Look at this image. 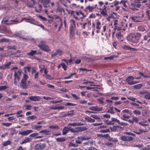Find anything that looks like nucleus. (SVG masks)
Returning a JSON list of instances; mask_svg holds the SVG:
<instances>
[{
    "label": "nucleus",
    "mask_w": 150,
    "mask_h": 150,
    "mask_svg": "<svg viewBox=\"0 0 150 150\" xmlns=\"http://www.w3.org/2000/svg\"><path fill=\"white\" fill-rule=\"evenodd\" d=\"M142 36L141 34L138 32L130 33L127 37V40L134 46H138L140 43L138 45H134L138 43Z\"/></svg>",
    "instance_id": "nucleus-1"
},
{
    "label": "nucleus",
    "mask_w": 150,
    "mask_h": 150,
    "mask_svg": "<svg viewBox=\"0 0 150 150\" xmlns=\"http://www.w3.org/2000/svg\"><path fill=\"white\" fill-rule=\"evenodd\" d=\"M105 123L107 125H113L116 123L120 124L122 125L125 126L128 125L127 123H125L123 122H120V121L116 118L112 117L111 120H107L106 121Z\"/></svg>",
    "instance_id": "nucleus-2"
},
{
    "label": "nucleus",
    "mask_w": 150,
    "mask_h": 150,
    "mask_svg": "<svg viewBox=\"0 0 150 150\" xmlns=\"http://www.w3.org/2000/svg\"><path fill=\"white\" fill-rule=\"evenodd\" d=\"M70 23L69 27L70 39H72L74 35V30L76 28L75 21L74 19H70L69 21Z\"/></svg>",
    "instance_id": "nucleus-3"
},
{
    "label": "nucleus",
    "mask_w": 150,
    "mask_h": 150,
    "mask_svg": "<svg viewBox=\"0 0 150 150\" xmlns=\"http://www.w3.org/2000/svg\"><path fill=\"white\" fill-rule=\"evenodd\" d=\"M28 78V76L25 74H24L22 79L20 83L21 87L23 89H26L28 86L26 82L27 79Z\"/></svg>",
    "instance_id": "nucleus-4"
},
{
    "label": "nucleus",
    "mask_w": 150,
    "mask_h": 150,
    "mask_svg": "<svg viewBox=\"0 0 150 150\" xmlns=\"http://www.w3.org/2000/svg\"><path fill=\"white\" fill-rule=\"evenodd\" d=\"M80 24L81 28L84 29L88 30H90L91 28V23L90 20L85 22L81 20V22H80Z\"/></svg>",
    "instance_id": "nucleus-5"
},
{
    "label": "nucleus",
    "mask_w": 150,
    "mask_h": 150,
    "mask_svg": "<svg viewBox=\"0 0 150 150\" xmlns=\"http://www.w3.org/2000/svg\"><path fill=\"white\" fill-rule=\"evenodd\" d=\"M21 74V72L19 70H18L17 72L16 71L14 72V84L15 85H17L18 82L19 81Z\"/></svg>",
    "instance_id": "nucleus-6"
},
{
    "label": "nucleus",
    "mask_w": 150,
    "mask_h": 150,
    "mask_svg": "<svg viewBox=\"0 0 150 150\" xmlns=\"http://www.w3.org/2000/svg\"><path fill=\"white\" fill-rule=\"evenodd\" d=\"M142 6L141 4L138 3L134 1V3L131 4L130 8L134 11H138Z\"/></svg>",
    "instance_id": "nucleus-7"
},
{
    "label": "nucleus",
    "mask_w": 150,
    "mask_h": 150,
    "mask_svg": "<svg viewBox=\"0 0 150 150\" xmlns=\"http://www.w3.org/2000/svg\"><path fill=\"white\" fill-rule=\"evenodd\" d=\"M134 79V78L133 76H128L126 79V81L127 82L128 84L130 85H134L136 83H139L138 81H134L133 80Z\"/></svg>",
    "instance_id": "nucleus-8"
},
{
    "label": "nucleus",
    "mask_w": 150,
    "mask_h": 150,
    "mask_svg": "<svg viewBox=\"0 0 150 150\" xmlns=\"http://www.w3.org/2000/svg\"><path fill=\"white\" fill-rule=\"evenodd\" d=\"M144 14L142 13L141 16H134L130 17L132 21L135 22H142V18L144 17Z\"/></svg>",
    "instance_id": "nucleus-9"
},
{
    "label": "nucleus",
    "mask_w": 150,
    "mask_h": 150,
    "mask_svg": "<svg viewBox=\"0 0 150 150\" xmlns=\"http://www.w3.org/2000/svg\"><path fill=\"white\" fill-rule=\"evenodd\" d=\"M65 11L64 8L59 4L57 3L56 9V12L58 13L59 15H62V12H64Z\"/></svg>",
    "instance_id": "nucleus-10"
},
{
    "label": "nucleus",
    "mask_w": 150,
    "mask_h": 150,
    "mask_svg": "<svg viewBox=\"0 0 150 150\" xmlns=\"http://www.w3.org/2000/svg\"><path fill=\"white\" fill-rule=\"evenodd\" d=\"M46 146L45 143H39L34 146V148L36 150H42Z\"/></svg>",
    "instance_id": "nucleus-11"
},
{
    "label": "nucleus",
    "mask_w": 150,
    "mask_h": 150,
    "mask_svg": "<svg viewBox=\"0 0 150 150\" xmlns=\"http://www.w3.org/2000/svg\"><path fill=\"white\" fill-rule=\"evenodd\" d=\"M90 138L88 137L81 136L78 137L77 139L75 140V142L77 144H80L82 143L83 140L88 139Z\"/></svg>",
    "instance_id": "nucleus-12"
},
{
    "label": "nucleus",
    "mask_w": 150,
    "mask_h": 150,
    "mask_svg": "<svg viewBox=\"0 0 150 150\" xmlns=\"http://www.w3.org/2000/svg\"><path fill=\"white\" fill-rule=\"evenodd\" d=\"M108 8L106 5H103V8H102L101 11H100V12L101 14L104 17H107L108 14L107 13V10Z\"/></svg>",
    "instance_id": "nucleus-13"
},
{
    "label": "nucleus",
    "mask_w": 150,
    "mask_h": 150,
    "mask_svg": "<svg viewBox=\"0 0 150 150\" xmlns=\"http://www.w3.org/2000/svg\"><path fill=\"white\" fill-rule=\"evenodd\" d=\"M40 2L42 3L43 6L45 8L50 7L49 4L50 1V0H39Z\"/></svg>",
    "instance_id": "nucleus-14"
},
{
    "label": "nucleus",
    "mask_w": 150,
    "mask_h": 150,
    "mask_svg": "<svg viewBox=\"0 0 150 150\" xmlns=\"http://www.w3.org/2000/svg\"><path fill=\"white\" fill-rule=\"evenodd\" d=\"M122 140L124 141H130L133 140V139L131 136H122L121 137Z\"/></svg>",
    "instance_id": "nucleus-15"
},
{
    "label": "nucleus",
    "mask_w": 150,
    "mask_h": 150,
    "mask_svg": "<svg viewBox=\"0 0 150 150\" xmlns=\"http://www.w3.org/2000/svg\"><path fill=\"white\" fill-rule=\"evenodd\" d=\"M93 7V6H91L90 5L86 6L84 9V11L86 13H91L94 10Z\"/></svg>",
    "instance_id": "nucleus-16"
},
{
    "label": "nucleus",
    "mask_w": 150,
    "mask_h": 150,
    "mask_svg": "<svg viewBox=\"0 0 150 150\" xmlns=\"http://www.w3.org/2000/svg\"><path fill=\"white\" fill-rule=\"evenodd\" d=\"M28 98L31 100L35 101H39L41 99L39 96H32L29 97Z\"/></svg>",
    "instance_id": "nucleus-17"
},
{
    "label": "nucleus",
    "mask_w": 150,
    "mask_h": 150,
    "mask_svg": "<svg viewBox=\"0 0 150 150\" xmlns=\"http://www.w3.org/2000/svg\"><path fill=\"white\" fill-rule=\"evenodd\" d=\"M87 128L84 127H78L75 128V132H80L87 130Z\"/></svg>",
    "instance_id": "nucleus-18"
},
{
    "label": "nucleus",
    "mask_w": 150,
    "mask_h": 150,
    "mask_svg": "<svg viewBox=\"0 0 150 150\" xmlns=\"http://www.w3.org/2000/svg\"><path fill=\"white\" fill-rule=\"evenodd\" d=\"M100 132L102 133L108 132H110V130L106 128V127L103 125L100 127Z\"/></svg>",
    "instance_id": "nucleus-19"
},
{
    "label": "nucleus",
    "mask_w": 150,
    "mask_h": 150,
    "mask_svg": "<svg viewBox=\"0 0 150 150\" xmlns=\"http://www.w3.org/2000/svg\"><path fill=\"white\" fill-rule=\"evenodd\" d=\"M11 64V62H9L6 64L0 66V69L5 70V69H7L9 68V66Z\"/></svg>",
    "instance_id": "nucleus-20"
},
{
    "label": "nucleus",
    "mask_w": 150,
    "mask_h": 150,
    "mask_svg": "<svg viewBox=\"0 0 150 150\" xmlns=\"http://www.w3.org/2000/svg\"><path fill=\"white\" fill-rule=\"evenodd\" d=\"M33 132V130H28L20 132V134L22 135L23 136H26L32 132Z\"/></svg>",
    "instance_id": "nucleus-21"
},
{
    "label": "nucleus",
    "mask_w": 150,
    "mask_h": 150,
    "mask_svg": "<svg viewBox=\"0 0 150 150\" xmlns=\"http://www.w3.org/2000/svg\"><path fill=\"white\" fill-rule=\"evenodd\" d=\"M120 32L121 31L119 32L118 33H116V37L119 41H122L124 39L123 36L121 34Z\"/></svg>",
    "instance_id": "nucleus-22"
},
{
    "label": "nucleus",
    "mask_w": 150,
    "mask_h": 150,
    "mask_svg": "<svg viewBox=\"0 0 150 150\" xmlns=\"http://www.w3.org/2000/svg\"><path fill=\"white\" fill-rule=\"evenodd\" d=\"M40 49L41 50L47 52H49L50 51L48 46L46 44L45 45L43 46H42Z\"/></svg>",
    "instance_id": "nucleus-23"
},
{
    "label": "nucleus",
    "mask_w": 150,
    "mask_h": 150,
    "mask_svg": "<svg viewBox=\"0 0 150 150\" xmlns=\"http://www.w3.org/2000/svg\"><path fill=\"white\" fill-rule=\"evenodd\" d=\"M144 14L146 18L149 20H150V10L147 9L145 11Z\"/></svg>",
    "instance_id": "nucleus-24"
},
{
    "label": "nucleus",
    "mask_w": 150,
    "mask_h": 150,
    "mask_svg": "<svg viewBox=\"0 0 150 150\" xmlns=\"http://www.w3.org/2000/svg\"><path fill=\"white\" fill-rule=\"evenodd\" d=\"M83 124L81 122H74L72 123H69L68 125V126H72L74 127L77 126H80L83 125Z\"/></svg>",
    "instance_id": "nucleus-25"
},
{
    "label": "nucleus",
    "mask_w": 150,
    "mask_h": 150,
    "mask_svg": "<svg viewBox=\"0 0 150 150\" xmlns=\"http://www.w3.org/2000/svg\"><path fill=\"white\" fill-rule=\"evenodd\" d=\"M38 133H33L30 135V136L32 137H35L36 139L41 138L43 137L42 136H38Z\"/></svg>",
    "instance_id": "nucleus-26"
},
{
    "label": "nucleus",
    "mask_w": 150,
    "mask_h": 150,
    "mask_svg": "<svg viewBox=\"0 0 150 150\" xmlns=\"http://www.w3.org/2000/svg\"><path fill=\"white\" fill-rule=\"evenodd\" d=\"M118 21L117 20H115L114 21V25L115 27L114 28V30H117V31L121 30H122V28H119V27H118L117 28V24Z\"/></svg>",
    "instance_id": "nucleus-27"
},
{
    "label": "nucleus",
    "mask_w": 150,
    "mask_h": 150,
    "mask_svg": "<svg viewBox=\"0 0 150 150\" xmlns=\"http://www.w3.org/2000/svg\"><path fill=\"white\" fill-rule=\"evenodd\" d=\"M86 121L88 122L93 123L95 122L94 119H93L88 116H86L85 118Z\"/></svg>",
    "instance_id": "nucleus-28"
},
{
    "label": "nucleus",
    "mask_w": 150,
    "mask_h": 150,
    "mask_svg": "<svg viewBox=\"0 0 150 150\" xmlns=\"http://www.w3.org/2000/svg\"><path fill=\"white\" fill-rule=\"evenodd\" d=\"M37 52V51L36 50H31L30 52L27 53V54L28 56H33V55L36 53Z\"/></svg>",
    "instance_id": "nucleus-29"
},
{
    "label": "nucleus",
    "mask_w": 150,
    "mask_h": 150,
    "mask_svg": "<svg viewBox=\"0 0 150 150\" xmlns=\"http://www.w3.org/2000/svg\"><path fill=\"white\" fill-rule=\"evenodd\" d=\"M98 7L97 8V9L100 10V11H101L102 10V7L104 4L103 2L102 1H99L98 3Z\"/></svg>",
    "instance_id": "nucleus-30"
},
{
    "label": "nucleus",
    "mask_w": 150,
    "mask_h": 150,
    "mask_svg": "<svg viewBox=\"0 0 150 150\" xmlns=\"http://www.w3.org/2000/svg\"><path fill=\"white\" fill-rule=\"evenodd\" d=\"M56 139L57 142H62L65 141L66 138L64 137H58Z\"/></svg>",
    "instance_id": "nucleus-31"
},
{
    "label": "nucleus",
    "mask_w": 150,
    "mask_h": 150,
    "mask_svg": "<svg viewBox=\"0 0 150 150\" xmlns=\"http://www.w3.org/2000/svg\"><path fill=\"white\" fill-rule=\"evenodd\" d=\"M25 19V18H23L20 21H19V20H18V19L17 18L14 20H11L10 21V22H11L12 23H12V24L13 23H17L19 22H21V21H22V20L23 19Z\"/></svg>",
    "instance_id": "nucleus-32"
},
{
    "label": "nucleus",
    "mask_w": 150,
    "mask_h": 150,
    "mask_svg": "<svg viewBox=\"0 0 150 150\" xmlns=\"http://www.w3.org/2000/svg\"><path fill=\"white\" fill-rule=\"evenodd\" d=\"M38 9L35 8V11L38 13H40L42 11V6L41 4L38 5Z\"/></svg>",
    "instance_id": "nucleus-33"
},
{
    "label": "nucleus",
    "mask_w": 150,
    "mask_h": 150,
    "mask_svg": "<svg viewBox=\"0 0 150 150\" xmlns=\"http://www.w3.org/2000/svg\"><path fill=\"white\" fill-rule=\"evenodd\" d=\"M119 128V127L118 126H113L112 127H110L112 131L116 132V130Z\"/></svg>",
    "instance_id": "nucleus-34"
},
{
    "label": "nucleus",
    "mask_w": 150,
    "mask_h": 150,
    "mask_svg": "<svg viewBox=\"0 0 150 150\" xmlns=\"http://www.w3.org/2000/svg\"><path fill=\"white\" fill-rule=\"evenodd\" d=\"M96 28L97 29H100L101 27V23L99 21H98L96 23Z\"/></svg>",
    "instance_id": "nucleus-35"
},
{
    "label": "nucleus",
    "mask_w": 150,
    "mask_h": 150,
    "mask_svg": "<svg viewBox=\"0 0 150 150\" xmlns=\"http://www.w3.org/2000/svg\"><path fill=\"white\" fill-rule=\"evenodd\" d=\"M69 131V128L68 127H64L62 130V135L66 134Z\"/></svg>",
    "instance_id": "nucleus-36"
},
{
    "label": "nucleus",
    "mask_w": 150,
    "mask_h": 150,
    "mask_svg": "<svg viewBox=\"0 0 150 150\" xmlns=\"http://www.w3.org/2000/svg\"><path fill=\"white\" fill-rule=\"evenodd\" d=\"M114 109V108L113 107H110V109L108 110L107 112L111 114H114L115 113Z\"/></svg>",
    "instance_id": "nucleus-37"
},
{
    "label": "nucleus",
    "mask_w": 150,
    "mask_h": 150,
    "mask_svg": "<svg viewBox=\"0 0 150 150\" xmlns=\"http://www.w3.org/2000/svg\"><path fill=\"white\" fill-rule=\"evenodd\" d=\"M2 23H3L4 24L7 25H11L12 24V23H11L10 21L8 20V19H4L2 21Z\"/></svg>",
    "instance_id": "nucleus-38"
},
{
    "label": "nucleus",
    "mask_w": 150,
    "mask_h": 150,
    "mask_svg": "<svg viewBox=\"0 0 150 150\" xmlns=\"http://www.w3.org/2000/svg\"><path fill=\"white\" fill-rule=\"evenodd\" d=\"M137 29L138 30L142 32H144L146 30L144 27L142 25H139L138 26L137 28Z\"/></svg>",
    "instance_id": "nucleus-39"
},
{
    "label": "nucleus",
    "mask_w": 150,
    "mask_h": 150,
    "mask_svg": "<svg viewBox=\"0 0 150 150\" xmlns=\"http://www.w3.org/2000/svg\"><path fill=\"white\" fill-rule=\"evenodd\" d=\"M55 18V20L57 22H62V20L61 18L57 15H55L54 16Z\"/></svg>",
    "instance_id": "nucleus-40"
},
{
    "label": "nucleus",
    "mask_w": 150,
    "mask_h": 150,
    "mask_svg": "<svg viewBox=\"0 0 150 150\" xmlns=\"http://www.w3.org/2000/svg\"><path fill=\"white\" fill-rule=\"evenodd\" d=\"M11 143V142L10 140H7L3 143V145L4 146H6L8 145H10Z\"/></svg>",
    "instance_id": "nucleus-41"
},
{
    "label": "nucleus",
    "mask_w": 150,
    "mask_h": 150,
    "mask_svg": "<svg viewBox=\"0 0 150 150\" xmlns=\"http://www.w3.org/2000/svg\"><path fill=\"white\" fill-rule=\"evenodd\" d=\"M74 114V110H71L69 111L67 113V116H72Z\"/></svg>",
    "instance_id": "nucleus-42"
},
{
    "label": "nucleus",
    "mask_w": 150,
    "mask_h": 150,
    "mask_svg": "<svg viewBox=\"0 0 150 150\" xmlns=\"http://www.w3.org/2000/svg\"><path fill=\"white\" fill-rule=\"evenodd\" d=\"M142 86V85L141 84H139L134 86L133 88L135 89H139Z\"/></svg>",
    "instance_id": "nucleus-43"
},
{
    "label": "nucleus",
    "mask_w": 150,
    "mask_h": 150,
    "mask_svg": "<svg viewBox=\"0 0 150 150\" xmlns=\"http://www.w3.org/2000/svg\"><path fill=\"white\" fill-rule=\"evenodd\" d=\"M127 2V1L126 0H122L120 2V4H122L124 7L126 8L127 6L126 4V3Z\"/></svg>",
    "instance_id": "nucleus-44"
},
{
    "label": "nucleus",
    "mask_w": 150,
    "mask_h": 150,
    "mask_svg": "<svg viewBox=\"0 0 150 150\" xmlns=\"http://www.w3.org/2000/svg\"><path fill=\"white\" fill-rule=\"evenodd\" d=\"M117 56L115 55H111L109 57H104V59L105 60L110 59V60L116 57Z\"/></svg>",
    "instance_id": "nucleus-45"
},
{
    "label": "nucleus",
    "mask_w": 150,
    "mask_h": 150,
    "mask_svg": "<svg viewBox=\"0 0 150 150\" xmlns=\"http://www.w3.org/2000/svg\"><path fill=\"white\" fill-rule=\"evenodd\" d=\"M36 118V117L35 115H32L27 117L26 119L27 120H34Z\"/></svg>",
    "instance_id": "nucleus-46"
},
{
    "label": "nucleus",
    "mask_w": 150,
    "mask_h": 150,
    "mask_svg": "<svg viewBox=\"0 0 150 150\" xmlns=\"http://www.w3.org/2000/svg\"><path fill=\"white\" fill-rule=\"evenodd\" d=\"M45 44V42L44 41H41L39 43L38 46V47L40 48Z\"/></svg>",
    "instance_id": "nucleus-47"
},
{
    "label": "nucleus",
    "mask_w": 150,
    "mask_h": 150,
    "mask_svg": "<svg viewBox=\"0 0 150 150\" xmlns=\"http://www.w3.org/2000/svg\"><path fill=\"white\" fill-rule=\"evenodd\" d=\"M135 1L138 3H146L147 1V0H135Z\"/></svg>",
    "instance_id": "nucleus-48"
},
{
    "label": "nucleus",
    "mask_w": 150,
    "mask_h": 150,
    "mask_svg": "<svg viewBox=\"0 0 150 150\" xmlns=\"http://www.w3.org/2000/svg\"><path fill=\"white\" fill-rule=\"evenodd\" d=\"M91 116L96 120H100V117L96 115H91Z\"/></svg>",
    "instance_id": "nucleus-49"
},
{
    "label": "nucleus",
    "mask_w": 150,
    "mask_h": 150,
    "mask_svg": "<svg viewBox=\"0 0 150 150\" xmlns=\"http://www.w3.org/2000/svg\"><path fill=\"white\" fill-rule=\"evenodd\" d=\"M122 48L125 50H130V47L128 45H125L122 47Z\"/></svg>",
    "instance_id": "nucleus-50"
},
{
    "label": "nucleus",
    "mask_w": 150,
    "mask_h": 150,
    "mask_svg": "<svg viewBox=\"0 0 150 150\" xmlns=\"http://www.w3.org/2000/svg\"><path fill=\"white\" fill-rule=\"evenodd\" d=\"M133 113L136 115H139L141 114V112L140 110H137L133 111Z\"/></svg>",
    "instance_id": "nucleus-51"
},
{
    "label": "nucleus",
    "mask_w": 150,
    "mask_h": 150,
    "mask_svg": "<svg viewBox=\"0 0 150 150\" xmlns=\"http://www.w3.org/2000/svg\"><path fill=\"white\" fill-rule=\"evenodd\" d=\"M49 128L50 129H59V127L58 125H52L51 126H50L49 127Z\"/></svg>",
    "instance_id": "nucleus-52"
},
{
    "label": "nucleus",
    "mask_w": 150,
    "mask_h": 150,
    "mask_svg": "<svg viewBox=\"0 0 150 150\" xmlns=\"http://www.w3.org/2000/svg\"><path fill=\"white\" fill-rule=\"evenodd\" d=\"M102 115L104 118H110V115L108 113L103 114Z\"/></svg>",
    "instance_id": "nucleus-53"
},
{
    "label": "nucleus",
    "mask_w": 150,
    "mask_h": 150,
    "mask_svg": "<svg viewBox=\"0 0 150 150\" xmlns=\"http://www.w3.org/2000/svg\"><path fill=\"white\" fill-rule=\"evenodd\" d=\"M71 95L75 99V100H78L80 99V97L76 96L75 94H73V93H71Z\"/></svg>",
    "instance_id": "nucleus-54"
},
{
    "label": "nucleus",
    "mask_w": 150,
    "mask_h": 150,
    "mask_svg": "<svg viewBox=\"0 0 150 150\" xmlns=\"http://www.w3.org/2000/svg\"><path fill=\"white\" fill-rule=\"evenodd\" d=\"M8 88L7 86L6 85L0 86V91H1L6 90Z\"/></svg>",
    "instance_id": "nucleus-55"
},
{
    "label": "nucleus",
    "mask_w": 150,
    "mask_h": 150,
    "mask_svg": "<svg viewBox=\"0 0 150 150\" xmlns=\"http://www.w3.org/2000/svg\"><path fill=\"white\" fill-rule=\"evenodd\" d=\"M68 146L69 147L71 146L77 147L78 145L77 144H74L71 142H70Z\"/></svg>",
    "instance_id": "nucleus-56"
},
{
    "label": "nucleus",
    "mask_w": 150,
    "mask_h": 150,
    "mask_svg": "<svg viewBox=\"0 0 150 150\" xmlns=\"http://www.w3.org/2000/svg\"><path fill=\"white\" fill-rule=\"evenodd\" d=\"M138 119L136 117H134L132 118V122H135L136 123H138Z\"/></svg>",
    "instance_id": "nucleus-57"
},
{
    "label": "nucleus",
    "mask_w": 150,
    "mask_h": 150,
    "mask_svg": "<svg viewBox=\"0 0 150 150\" xmlns=\"http://www.w3.org/2000/svg\"><path fill=\"white\" fill-rule=\"evenodd\" d=\"M144 97L148 100H150V93L147 92L145 95Z\"/></svg>",
    "instance_id": "nucleus-58"
},
{
    "label": "nucleus",
    "mask_w": 150,
    "mask_h": 150,
    "mask_svg": "<svg viewBox=\"0 0 150 150\" xmlns=\"http://www.w3.org/2000/svg\"><path fill=\"white\" fill-rule=\"evenodd\" d=\"M120 4V2L119 1H117L116 0L114 1L112 3L113 5L114 6H116L119 5Z\"/></svg>",
    "instance_id": "nucleus-59"
},
{
    "label": "nucleus",
    "mask_w": 150,
    "mask_h": 150,
    "mask_svg": "<svg viewBox=\"0 0 150 150\" xmlns=\"http://www.w3.org/2000/svg\"><path fill=\"white\" fill-rule=\"evenodd\" d=\"M60 65L62 66V68L63 69L64 71L66 70L67 66L64 63H62Z\"/></svg>",
    "instance_id": "nucleus-60"
},
{
    "label": "nucleus",
    "mask_w": 150,
    "mask_h": 150,
    "mask_svg": "<svg viewBox=\"0 0 150 150\" xmlns=\"http://www.w3.org/2000/svg\"><path fill=\"white\" fill-rule=\"evenodd\" d=\"M7 48L9 49L16 50V47L15 46H12L11 45L8 46Z\"/></svg>",
    "instance_id": "nucleus-61"
},
{
    "label": "nucleus",
    "mask_w": 150,
    "mask_h": 150,
    "mask_svg": "<svg viewBox=\"0 0 150 150\" xmlns=\"http://www.w3.org/2000/svg\"><path fill=\"white\" fill-rule=\"evenodd\" d=\"M105 145L108 147H112L113 146V143L109 142L106 143Z\"/></svg>",
    "instance_id": "nucleus-62"
},
{
    "label": "nucleus",
    "mask_w": 150,
    "mask_h": 150,
    "mask_svg": "<svg viewBox=\"0 0 150 150\" xmlns=\"http://www.w3.org/2000/svg\"><path fill=\"white\" fill-rule=\"evenodd\" d=\"M85 150H97V149L95 147L91 146L86 147Z\"/></svg>",
    "instance_id": "nucleus-63"
},
{
    "label": "nucleus",
    "mask_w": 150,
    "mask_h": 150,
    "mask_svg": "<svg viewBox=\"0 0 150 150\" xmlns=\"http://www.w3.org/2000/svg\"><path fill=\"white\" fill-rule=\"evenodd\" d=\"M142 150H150V144L143 148Z\"/></svg>",
    "instance_id": "nucleus-64"
}]
</instances>
